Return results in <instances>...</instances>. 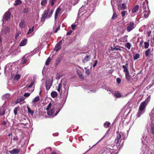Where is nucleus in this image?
Returning <instances> with one entry per match:
<instances>
[{"label": "nucleus", "instance_id": "f257e3e1", "mask_svg": "<svg viewBox=\"0 0 154 154\" xmlns=\"http://www.w3.org/2000/svg\"><path fill=\"white\" fill-rule=\"evenodd\" d=\"M149 97V96L146 99L145 101H143L140 103L137 112V117H140L141 115L144 112L145 109L147 104L146 101L147 100H148Z\"/></svg>", "mask_w": 154, "mask_h": 154}, {"label": "nucleus", "instance_id": "f03ea898", "mask_svg": "<svg viewBox=\"0 0 154 154\" xmlns=\"http://www.w3.org/2000/svg\"><path fill=\"white\" fill-rule=\"evenodd\" d=\"M126 29L128 32H130L135 27V24L134 22L131 21L127 24Z\"/></svg>", "mask_w": 154, "mask_h": 154}, {"label": "nucleus", "instance_id": "7ed1b4c3", "mask_svg": "<svg viewBox=\"0 0 154 154\" xmlns=\"http://www.w3.org/2000/svg\"><path fill=\"white\" fill-rule=\"evenodd\" d=\"M54 12L53 9H51L50 11V9L48 8L46 10H45L43 12V14H45V13H46V14L45 15L47 17L50 18L52 16V14Z\"/></svg>", "mask_w": 154, "mask_h": 154}, {"label": "nucleus", "instance_id": "20e7f679", "mask_svg": "<svg viewBox=\"0 0 154 154\" xmlns=\"http://www.w3.org/2000/svg\"><path fill=\"white\" fill-rule=\"evenodd\" d=\"M53 84V81L48 79L46 81L45 83V87L46 89L48 90H49Z\"/></svg>", "mask_w": 154, "mask_h": 154}, {"label": "nucleus", "instance_id": "39448f33", "mask_svg": "<svg viewBox=\"0 0 154 154\" xmlns=\"http://www.w3.org/2000/svg\"><path fill=\"white\" fill-rule=\"evenodd\" d=\"M10 9H9L8 11L6 12L3 16L2 21L4 20H8L10 19Z\"/></svg>", "mask_w": 154, "mask_h": 154}, {"label": "nucleus", "instance_id": "423d86ee", "mask_svg": "<svg viewBox=\"0 0 154 154\" xmlns=\"http://www.w3.org/2000/svg\"><path fill=\"white\" fill-rule=\"evenodd\" d=\"M126 8V5L125 3L119 4L118 5V9L119 11L123 10Z\"/></svg>", "mask_w": 154, "mask_h": 154}, {"label": "nucleus", "instance_id": "0eeeda50", "mask_svg": "<svg viewBox=\"0 0 154 154\" xmlns=\"http://www.w3.org/2000/svg\"><path fill=\"white\" fill-rule=\"evenodd\" d=\"M10 64H7L5 67L4 72L6 75L8 74L9 75Z\"/></svg>", "mask_w": 154, "mask_h": 154}, {"label": "nucleus", "instance_id": "6e6552de", "mask_svg": "<svg viewBox=\"0 0 154 154\" xmlns=\"http://www.w3.org/2000/svg\"><path fill=\"white\" fill-rule=\"evenodd\" d=\"M121 137V135L119 133H118L117 134L115 140V142L117 144L119 143V140Z\"/></svg>", "mask_w": 154, "mask_h": 154}, {"label": "nucleus", "instance_id": "1a4fd4ad", "mask_svg": "<svg viewBox=\"0 0 154 154\" xmlns=\"http://www.w3.org/2000/svg\"><path fill=\"white\" fill-rule=\"evenodd\" d=\"M91 55H87L85 57L83 60L82 62L83 63H85L89 61L91 59Z\"/></svg>", "mask_w": 154, "mask_h": 154}, {"label": "nucleus", "instance_id": "9d476101", "mask_svg": "<svg viewBox=\"0 0 154 154\" xmlns=\"http://www.w3.org/2000/svg\"><path fill=\"white\" fill-rule=\"evenodd\" d=\"M20 149H14L11 151H10L11 154H18L20 152Z\"/></svg>", "mask_w": 154, "mask_h": 154}, {"label": "nucleus", "instance_id": "9b49d317", "mask_svg": "<svg viewBox=\"0 0 154 154\" xmlns=\"http://www.w3.org/2000/svg\"><path fill=\"white\" fill-rule=\"evenodd\" d=\"M128 64L127 63H126L125 66L123 65L122 68L124 69L123 71L125 74L129 73L128 69Z\"/></svg>", "mask_w": 154, "mask_h": 154}, {"label": "nucleus", "instance_id": "f8f14e48", "mask_svg": "<svg viewBox=\"0 0 154 154\" xmlns=\"http://www.w3.org/2000/svg\"><path fill=\"white\" fill-rule=\"evenodd\" d=\"M150 11L148 10V11L147 10L144 11H143V14L144 15V17L145 18H147L150 14Z\"/></svg>", "mask_w": 154, "mask_h": 154}, {"label": "nucleus", "instance_id": "ddd939ff", "mask_svg": "<svg viewBox=\"0 0 154 154\" xmlns=\"http://www.w3.org/2000/svg\"><path fill=\"white\" fill-rule=\"evenodd\" d=\"M11 79H13L14 81H17L20 78V75L19 74L16 75L14 77L12 76V75H11Z\"/></svg>", "mask_w": 154, "mask_h": 154}, {"label": "nucleus", "instance_id": "4468645a", "mask_svg": "<svg viewBox=\"0 0 154 154\" xmlns=\"http://www.w3.org/2000/svg\"><path fill=\"white\" fill-rule=\"evenodd\" d=\"M77 73L79 76V77L82 79H84V77L83 75L82 74V73L81 71L78 69L77 70Z\"/></svg>", "mask_w": 154, "mask_h": 154}, {"label": "nucleus", "instance_id": "2eb2a0df", "mask_svg": "<svg viewBox=\"0 0 154 154\" xmlns=\"http://www.w3.org/2000/svg\"><path fill=\"white\" fill-rule=\"evenodd\" d=\"M61 8L60 7H58L56 11V12L55 14V19H56L57 17L58 14L61 11Z\"/></svg>", "mask_w": 154, "mask_h": 154}, {"label": "nucleus", "instance_id": "dca6fc26", "mask_svg": "<svg viewBox=\"0 0 154 154\" xmlns=\"http://www.w3.org/2000/svg\"><path fill=\"white\" fill-rule=\"evenodd\" d=\"M61 45H59L57 44L55 47L54 51H56L57 52L60 50L61 49Z\"/></svg>", "mask_w": 154, "mask_h": 154}, {"label": "nucleus", "instance_id": "f3484780", "mask_svg": "<svg viewBox=\"0 0 154 154\" xmlns=\"http://www.w3.org/2000/svg\"><path fill=\"white\" fill-rule=\"evenodd\" d=\"M55 111V110L54 108H53L51 109L50 111H49L47 112V114L49 116H52L54 115Z\"/></svg>", "mask_w": 154, "mask_h": 154}, {"label": "nucleus", "instance_id": "a211bd4d", "mask_svg": "<svg viewBox=\"0 0 154 154\" xmlns=\"http://www.w3.org/2000/svg\"><path fill=\"white\" fill-rule=\"evenodd\" d=\"M27 39H25L22 40L20 43L19 45L20 46H24L27 43Z\"/></svg>", "mask_w": 154, "mask_h": 154}, {"label": "nucleus", "instance_id": "6ab92c4d", "mask_svg": "<svg viewBox=\"0 0 154 154\" xmlns=\"http://www.w3.org/2000/svg\"><path fill=\"white\" fill-rule=\"evenodd\" d=\"M19 26L21 28H23L25 26V21L24 20H22L19 24Z\"/></svg>", "mask_w": 154, "mask_h": 154}, {"label": "nucleus", "instance_id": "aec40b11", "mask_svg": "<svg viewBox=\"0 0 154 154\" xmlns=\"http://www.w3.org/2000/svg\"><path fill=\"white\" fill-rule=\"evenodd\" d=\"M139 8V6L137 5L134 7L132 9V11L133 13H135L137 11Z\"/></svg>", "mask_w": 154, "mask_h": 154}, {"label": "nucleus", "instance_id": "412c9836", "mask_svg": "<svg viewBox=\"0 0 154 154\" xmlns=\"http://www.w3.org/2000/svg\"><path fill=\"white\" fill-rule=\"evenodd\" d=\"M5 109L3 107H0V115H3L5 114Z\"/></svg>", "mask_w": 154, "mask_h": 154}, {"label": "nucleus", "instance_id": "4be33fe9", "mask_svg": "<svg viewBox=\"0 0 154 154\" xmlns=\"http://www.w3.org/2000/svg\"><path fill=\"white\" fill-rule=\"evenodd\" d=\"M57 93L55 91H52L51 93V96L52 98H54L57 97Z\"/></svg>", "mask_w": 154, "mask_h": 154}, {"label": "nucleus", "instance_id": "5701e85b", "mask_svg": "<svg viewBox=\"0 0 154 154\" xmlns=\"http://www.w3.org/2000/svg\"><path fill=\"white\" fill-rule=\"evenodd\" d=\"M125 78L126 79L128 82H130L131 80V75L129 74V73L125 74Z\"/></svg>", "mask_w": 154, "mask_h": 154}, {"label": "nucleus", "instance_id": "b1692460", "mask_svg": "<svg viewBox=\"0 0 154 154\" xmlns=\"http://www.w3.org/2000/svg\"><path fill=\"white\" fill-rule=\"evenodd\" d=\"M10 97V94H7L3 95L2 97V99L4 100H6L8 99Z\"/></svg>", "mask_w": 154, "mask_h": 154}, {"label": "nucleus", "instance_id": "393cba45", "mask_svg": "<svg viewBox=\"0 0 154 154\" xmlns=\"http://www.w3.org/2000/svg\"><path fill=\"white\" fill-rule=\"evenodd\" d=\"M146 5L145 2H143L141 5L140 6V8H143V10H145L146 9Z\"/></svg>", "mask_w": 154, "mask_h": 154}, {"label": "nucleus", "instance_id": "a878e982", "mask_svg": "<svg viewBox=\"0 0 154 154\" xmlns=\"http://www.w3.org/2000/svg\"><path fill=\"white\" fill-rule=\"evenodd\" d=\"M15 3L14 4V6H17L20 5L22 3V1L21 0H16L15 2Z\"/></svg>", "mask_w": 154, "mask_h": 154}, {"label": "nucleus", "instance_id": "bb28decb", "mask_svg": "<svg viewBox=\"0 0 154 154\" xmlns=\"http://www.w3.org/2000/svg\"><path fill=\"white\" fill-rule=\"evenodd\" d=\"M150 50L149 48L147 49L146 51H145V56L146 57H148L149 56V54H151V53H150Z\"/></svg>", "mask_w": 154, "mask_h": 154}, {"label": "nucleus", "instance_id": "cd10ccee", "mask_svg": "<svg viewBox=\"0 0 154 154\" xmlns=\"http://www.w3.org/2000/svg\"><path fill=\"white\" fill-rule=\"evenodd\" d=\"M150 131L151 133L154 135V124H151Z\"/></svg>", "mask_w": 154, "mask_h": 154}, {"label": "nucleus", "instance_id": "c85d7f7f", "mask_svg": "<svg viewBox=\"0 0 154 154\" xmlns=\"http://www.w3.org/2000/svg\"><path fill=\"white\" fill-rule=\"evenodd\" d=\"M26 107L28 112L31 115L33 114L34 112V111L32 110H31L28 106H27Z\"/></svg>", "mask_w": 154, "mask_h": 154}, {"label": "nucleus", "instance_id": "c756f323", "mask_svg": "<svg viewBox=\"0 0 154 154\" xmlns=\"http://www.w3.org/2000/svg\"><path fill=\"white\" fill-rule=\"evenodd\" d=\"M115 95L116 97L117 98H119L121 97V94L119 91H117L115 93Z\"/></svg>", "mask_w": 154, "mask_h": 154}, {"label": "nucleus", "instance_id": "7c9ffc66", "mask_svg": "<svg viewBox=\"0 0 154 154\" xmlns=\"http://www.w3.org/2000/svg\"><path fill=\"white\" fill-rule=\"evenodd\" d=\"M4 31L6 34L9 35L10 32V28L9 27H7L5 29Z\"/></svg>", "mask_w": 154, "mask_h": 154}, {"label": "nucleus", "instance_id": "2f4dec72", "mask_svg": "<svg viewBox=\"0 0 154 154\" xmlns=\"http://www.w3.org/2000/svg\"><path fill=\"white\" fill-rule=\"evenodd\" d=\"M110 125V122H106L104 124V126L105 128L109 127Z\"/></svg>", "mask_w": 154, "mask_h": 154}, {"label": "nucleus", "instance_id": "473e14b6", "mask_svg": "<svg viewBox=\"0 0 154 154\" xmlns=\"http://www.w3.org/2000/svg\"><path fill=\"white\" fill-rule=\"evenodd\" d=\"M40 100V98L38 96H37L32 101V103L36 102Z\"/></svg>", "mask_w": 154, "mask_h": 154}, {"label": "nucleus", "instance_id": "72a5a7b5", "mask_svg": "<svg viewBox=\"0 0 154 154\" xmlns=\"http://www.w3.org/2000/svg\"><path fill=\"white\" fill-rule=\"evenodd\" d=\"M20 109V107L19 106L15 107L14 110V113L15 115H17V111Z\"/></svg>", "mask_w": 154, "mask_h": 154}, {"label": "nucleus", "instance_id": "f704fd0d", "mask_svg": "<svg viewBox=\"0 0 154 154\" xmlns=\"http://www.w3.org/2000/svg\"><path fill=\"white\" fill-rule=\"evenodd\" d=\"M34 26H33L32 27V28L29 29L28 30V32L27 33V34L29 35L32 32H33L34 31Z\"/></svg>", "mask_w": 154, "mask_h": 154}, {"label": "nucleus", "instance_id": "c9c22d12", "mask_svg": "<svg viewBox=\"0 0 154 154\" xmlns=\"http://www.w3.org/2000/svg\"><path fill=\"white\" fill-rule=\"evenodd\" d=\"M48 0H42L41 4L42 5H45L47 4Z\"/></svg>", "mask_w": 154, "mask_h": 154}, {"label": "nucleus", "instance_id": "e433bc0d", "mask_svg": "<svg viewBox=\"0 0 154 154\" xmlns=\"http://www.w3.org/2000/svg\"><path fill=\"white\" fill-rule=\"evenodd\" d=\"M11 138L12 139H13V140L14 141V142H15V143H17V141L18 140V138L17 137H15L14 136L13 137L12 136Z\"/></svg>", "mask_w": 154, "mask_h": 154}, {"label": "nucleus", "instance_id": "4c0bfd02", "mask_svg": "<svg viewBox=\"0 0 154 154\" xmlns=\"http://www.w3.org/2000/svg\"><path fill=\"white\" fill-rule=\"evenodd\" d=\"M51 61V59L50 57H49L48 58V59L46 60L45 63V64L46 65H48L49 64Z\"/></svg>", "mask_w": 154, "mask_h": 154}, {"label": "nucleus", "instance_id": "58836bf2", "mask_svg": "<svg viewBox=\"0 0 154 154\" xmlns=\"http://www.w3.org/2000/svg\"><path fill=\"white\" fill-rule=\"evenodd\" d=\"M27 61V59L25 58L24 57H23L22 59V61L21 62V63L22 64H24Z\"/></svg>", "mask_w": 154, "mask_h": 154}, {"label": "nucleus", "instance_id": "ea45409f", "mask_svg": "<svg viewBox=\"0 0 154 154\" xmlns=\"http://www.w3.org/2000/svg\"><path fill=\"white\" fill-rule=\"evenodd\" d=\"M127 12V11H123L121 12V14L123 19H124V16L125 14H126Z\"/></svg>", "mask_w": 154, "mask_h": 154}, {"label": "nucleus", "instance_id": "a19ab883", "mask_svg": "<svg viewBox=\"0 0 154 154\" xmlns=\"http://www.w3.org/2000/svg\"><path fill=\"white\" fill-rule=\"evenodd\" d=\"M140 57V55L139 54H136L134 56L133 58L135 60H136L139 58Z\"/></svg>", "mask_w": 154, "mask_h": 154}, {"label": "nucleus", "instance_id": "79ce46f5", "mask_svg": "<svg viewBox=\"0 0 154 154\" xmlns=\"http://www.w3.org/2000/svg\"><path fill=\"white\" fill-rule=\"evenodd\" d=\"M45 14H42V17L41 20V21L42 22H43L45 21V18L47 17L45 16V15L46 14V13H45Z\"/></svg>", "mask_w": 154, "mask_h": 154}, {"label": "nucleus", "instance_id": "37998d69", "mask_svg": "<svg viewBox=\"0 0 154 154\" xmlns=\"http://www.w3.org/2000/svg\"><path fill=\"white\" fill-rule=\"evenodd\" d=\"M144 44V48H147L149 46V42H145Z\"/></svg>", "mask_w": 154, "mask_h": 154}, {"label": "nucleus", "instance_id": "c03bdc74", "mask_svg": "<svg viewBox=\"0 0 154 154\" xmlns=\"http://www.w3.org/2000/svg\"><path fill=\"white\" fill-rule=\"evenodd\" d=\"M56 0H50V4H51V5L52 6H53L54 5V3L56 1Z\"/></svg>", "mask_w": 154, "mask_h": 154}, {"label": "nucleus", "instance_id": "a18cd8bd", "mask_svg": "<svg viewBox=\"0 0 154 154\" xmlns=\"http://www.w3.org/2000/svg\"><path fill=\"white\" fill-rule=\"evenodd\" d=\"M131 45L129 43H127L125 45V47L127 48L128 49L131 48Z\"/></svg>", "mask_w": 154, "mask_h": 154}, {"label": "nucleus", "instance_id": "49530a36", "mask_svg": "<svg viewBox=\"0 0 154 154\" xmlns=\"http://www.w3.org/2000/svg\"><path fill=\"white\" fill-rule=\"evenodd\" d=\"M85 69H86V70L85 71V73L87 75H89L90 74V72L89 69H87V67H85Z\"/></svg>", "mask_w": 154, "mask_h": 154}, {"label": "nucleus", "instance_id": "de8ad7c7", "mask_svg": "<svg viewBox=\"0 0 154 154\" xmlns=\"http://www.w3.org/2000/svg\"><path fill=\"white\" fill-rule=\"evenodd\" d=\"M117 17V15L115 12H114L113 13V15L112 17V20H113L114 19L116 18Z\"/></svg>", "mask_w": 154, "mask_h": 154}, {"label": "nucleus", "instance_id": "09e8293b", "mask_svg": "<svg viewBox=\"0 0 154 154\" xmlns=\"http://www.w3.org/2000/svg\"><path fill=\"white\" fill-rule=\"evenodd\" d=\"M61 61V60L60 58H58L57 59L56 61L55 64L56 65H57L59 63H60Z\"/></svg>", "mask_w": 154, "mask_h": 154}, {"label": "nucleus", "instance_id": "8fccbe9b", "mask_svg": "<svg viewBox=\"0 0 154 154\" xmlns=\"http://www.w3.org/2000/svg\"><path fill=\"white\" fill-rule=\"evenodd\" d=\"M52 106V104L51 103H49L46 109L47 110H49V109L51 108Z\"/></svg>", "mask_w": 154, "mask_h": 154}, {"label": "nucleus", "instance_id": "3c124183", "mask_svg": "<svg viewBox=\"0 0 154 154\" xmlns=\"http://www.w3.org/2000/svg\"><path fill=\"white\" fill-rule=\"evenodd\" d=\"M117 83L118 84H119L121 82V79L119 78H117L116 79Z\"/></svg>", "mask_w": 154, "mask_h": 154}, {"label": "nucleus", "instance_id": "603ef678", "mask_svg": "<svg viewBox=\"0 0 154 154\" xmlns=\"http://www.w3.org/2000/svg\"><path fill=\"white\" fill-rule=\"evenodd\" d=\"M60 26H58L57 27V28L54 31V33H57V32L60 29Z\"/></svg>", "mask_w": 154, "mask_h": 154}, {"label": "nucleus", "instance_id": "864d4df0", "mask_svg": "<svg viewBox=\"0 0 154 154\" xmlns=\"http://www.w3.org/2000/svg\"><path fill=\"white\" fill-rule=\"evenodd\" d=\"M34 82L32 81L31 82V83L28 86V88H30L32 87V86L34 84Z\"/></svg>", "mask_w": 154, "mask_h": 154}, {"label": "nucleus", "instance_id": "5fc2aeb1", "mask_svg": "<svg viewBox=\"0 0 154 154\" xmlns=\"http://www.w3.org/2000/svg\"><path fill=\"white\" fill-rule=\"evenodd\" d=\"M61 83H60L58 85V88L57 89V91H58L60 92V87H61Z\"/></svg>", "mask_w": 154, "mask_h": 154}, {"label": "nucleus", "instance_id": "6e6d98bb", "mask_svg": "<svg viewBox=\"0 0 154 154\" xmlns=\"http://www.w3.org/2000/svg\"><path fill=\"white\" fill-rule=\"evenodd\" d=\"M29 12V9L28 8H26L24 9L23 11L24 13H27Z\"/></svg>", "mask_w": 154, "mask_h": 154}, {"label": "nucleus", "instance_id": "4d7b16f0", "mask_svg": "<svg viewBox=\"0 0 154 154\" xmlns=\"http://www.w3.org/2000/svg\"><path fill=\"white\" fill-rule=\"evenodd\" d=\"M30 93H26L24 94V96L25 97H28L29 96Z\"/></svg>", "mask_w": 154, "mask_h": 154}, {"label": "nucleus", "instance_id": "13d9d810", "mask_svg": "<svg viewBox=\"0 0 154 154\" xmlns=\"http://www.w3.org/2000/svg\"><path fill=\"white\" fill-rule=\"evenodd\" d=\"M76 26L75 24H73L71 26V28L72 30H74L76 27Z\"/></svg>", "mask_w": 154, "mask_h": 154}, {"label": "nucleus", "instance_id": "bf43d9fd", "mask_svg": "<svg viewBox=\"0 0 154 154\" xmlns=\"http://www.w3.org/2000/svg\"><path fill=\"white\" fill-rule=\"evenodd\" d=\"M72 33V31L71 30L69 32H67L66 35H69L71 34Z\"/></svg>", "mask_w": 154, "mask_h": 154}, {"label": "nucleus", "instance_id": "052dcab7", "mask_svg": "<svg viewBox=\"0 0 154 154\" xmlns=\"http://www.w3.org/2000/svg\"><path fill=\"white\" fill-rule=\"evenodd\" d=\"M97 60H96L94 63V64H93V67H95V66H96V65H97Z\"/></svg>", "mask_w": 154, "mask_h": 154}, {"label": "nucleus", "instance_id": "680f3d73", "mask_svg": "<svg viewBox=\"0 0 154 154\" xmlns=\"http://www.w3.org/2000/svg\"><path fill=\"white\" fill-rule=\"evenodd\" d=\"M143 40H142L140 41V43L139 44V46H140V47H141L142 46L143 44Z\"/></svg>", "mask_w": 154, "mask_h": 154}, {"label": "nucleus", "instance_id": "e2e57ef3", "mask_svg": "<svg viewBox=\"0 0 154 154\" xmlns=\"http://www.w3.org/2000/svg\"><path fill=\"white\" fill-rule=\"evenodd\" d=\"M19 99H20V101H22L24 100V98L23 97H21Z\"/></svg>", "mask_w": 154, "mask_h": 154}, {"label": "nucleus", "instance_id": "0e129e2a", "mask_svg": "<svg viewBox=\"0 0 154 154\" xmlns=\"http://www.w3.org/2000/svg\"><path fill=\"white\" fill-rule=\"evenodd\" d=\"M79 1V0H76V1H75V2L74 3H73V4H74V5H75L77 3H78V2Z\"/></svg>", "mask_w": 154, "mask_h": 154}, {"label": "nucleus", "instance_id": "69168bd1", "mask_svg": "<svg viewBox=\"0 0 154 154\" xmlns=\"http://www.w3.org/2000/svg\"><path fill=\"white\" fill-rule=\"evenodd\" d=\"M62 43V40H60L58 42V43H57V44L59 45H61V44Z\"/></svg>", "mask_w": 154, "mask_h": 154}, {"label": "nucleus", "instance_id": "338daca9", "mask_svg": "<svg viewBox=\"0 0 154 154\" xmlns=\"http://www.w3.org/2000/svg\"><path fill=\"white\" fill-rule=\"evenodd\" d=\"M60 110V109H59L58 111H57L56 112V113L55 114L54 116H56L58 114V112H59Z\"/></svg>", "mask_w": 154, "mask_h": 154}, {"label": "nucleus", "instance_id": "774afa93", "mask_svg": "<svg viewBox=\"0 0 154 154\" xmlns=\"http://www.w3.org/2000/svg\"><path fill=\"white\" fill-rule=\"evenodd\" d=\"M151 33V31H149L147 33V35L148 36H149L150 34Z\"/></svg>", "mask_w": 154, "mask_h": 154}]
</instances>
